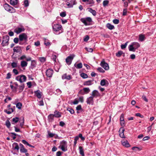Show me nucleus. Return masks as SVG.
Here are the masks:
<instances>
[{
	"instance_id": "nucleus-1",
	"label": "nucleus",
	"mask_w": 156,
	"mask_h": 156,
	"mask_svg": "<svg viewBox=\"0 0 156 156\" xmlns=\"http://www.w3.org/2000/svg\"><path fill=\"white\" fill-rule=\"evenodd\" d=\"M52 27L54 33L55 34H59L63 31L62 26L59 24H54L52 26Z\"/></svg>"
},
{
	"instance_id": "nucleus-2",
	"label": "nucleus",
	"mask_w": 156,
	"mask_h": 156,
	"mask_svg": "<svg viewBox=\"0 0 156 156\" xmlns=\"http://www.w3.org/2000/svg\"><path fill=\"white\" fill-rule=\"evenodd\" d=\"M140 46V45L138 43L133 42L129 46L128 48L130 51H135Z\"/></svg>"
},
{
	"instance_id": "nucleus-3",
	"label": "nucleus",
	"mask_w": 156,
	"mask_h": 156,
	"mask_svg": "<svg viewBox=\"0 0 156 156\" xmlns=\"http://www.w3.org/2000/svg\"><path fill=\"white\" fill-rule=\"evenodd\" d=\"M27 41V36L26 34L22 33L20 34V44H23Z\"/></svg>"
},
{
	"instance_id": "nucleus-4",
	"label": "nucleus",
	"mask_w": 156,
	"mask_h": 156,
	"mask_svg": "<svg viewBox=\"0 0 156 156\" xmlns=\"http://www.w3.org/2000/svg\"><path fill=\"white\" fill-rule=\"evenodd\" d=\"M3 6L5 9L9 12L14 13L15 12V9L7 3L4 4Z\"/></svg>"
},
{
	"instance_id": "nucleus-5",
	"label": "nucleus",
	"mask_w": 156,
	"mask_h": 156,
	"mask_svg": "<svg viewBox=\"0 0 156 156\" xmlns=\"http://www.w3.org/2000/svg\"><path fill=\"white\" fill-rule=\"evenodd\" d=\"M61 149L63 151H65L67 150V142L65 141H63L60 143L59 146Z\"/></svg>"
},
{
	"instance_id": "nucleus-6",
	"label": "nucleus",
	"mask_w": 156,
	"mask_h": 156,
	"mask_svg": "<svg viewBox=\"0 0 156 156\" xmlns=\"http://www.w3.org/2000/svg\"><path fill=\"white\" fill-rule=\"evenodd\" d=\"M80 20L85 25H88L89 23L92 21V19L90 17H88L85 18H81Z\"/></svg>"
},
{
	"instance_id": "nucleus-7",
	"label": "nucleus",
	"mask_w": 156,
	"mask_h": 156,
	"mask_svg": "<svg viewBox=\"0 0 156 156\" xmlns=\"http://www.w3.org/2000/svg\"><path fill=\"white\" fill-rule=\"evenodd\" d=\"M9 39V37L8 35H6L3 37V40L2 43V44L3 46H6L8 44Z\"/></svg>"
},
{
	"instance_id": "nucleus-8",
	"label": "nucleus",
	"mask_w": 156,
	"mask_h": 156,
	"mask_svg": "<svg viewBox=\"0 0 156 156\" xmlns=\"http://www.w3.org/2000/svg\"><path fill=\"white\" fill-rule=\"evenodd\" d=\"M100 65L106 70H107L109 69V67L108 64L105 62L104 59H103L101 62Z\"/></svg>"
},
{
	"instance_id": "nucleus-9",
	"label": "nucleus",
	"mask_w": 156,
	"mask_h": 156,
	"mask_svg": "<svg viewBox=\"0 0 156 156\" xmlns=\"http://www.w3.org/2000/svg\"><path fill=\"white\" fill-rule=\"evenodd\" d=\"M75 56V55L73 54L71 55L68 56L66 60V63L69 65H70Z\"/></svg>"
},
{
	"instance_id": "nucleus-10",
	"label": "nucleus",
	"mask_w": 156,
	"mask_h": 156,
	"mask_svg": "<svg viewBox=\"0 0 156 156\" xmlns=\"http://www.w3.org/2000/svg\"><path fill=\"white\" fill-rule=\"evenodd\" d=\"M27 62L24 60H23L21 62L20 66L23 70H25L26 67L27 66Z\"/></svg>"
},
{
	"instance_id": "nucleus-11",
	"label": "nucleus",
	"mask_w": 156,
	"mask_h": 156,
	"mask_svg": "<svg viewBox=\"0 0 156 156\" xmlns=\"http://www.w3.org/2000/svg\"><path fill=\"white\" fill-rule=\"evenodd\" d=\"M91 95L93 98H97L100 96V94L97 90H94L92 92Z\"/></svg>"
},
{
	"instance_id": "nucleus-12",
	"label": "nucleus",
	"mask_w": 156,
	"mask_h": 156,
	"mask_svg": "<svg viewBox=\"0 0 156 156\" xmlns=\"http://www.w3.org/2000/svg\"><path fill=\"white\" fill-rule=\"evenodd\" d=\"M53 73V70L50 69H47L46 71V76L49 77H51Z\"/></svg>"
},
{
	"instance_id": "nucleus-13",
	"label": "nucleus",
	"mask_w": 156,
	"mask_h": 156,
	"mask_svg": "<svg viewBox=\"0 0 156 156\" xmlns=\"http://www.w3.org/2000/svg\"><path fill=\"white\" fill-rule=\"evenodd\" d=\"M93 97L91 96L87 99V103L88 104L93 105L94 103Z\"/></svg>"
},
{
	"instance_id": "nucleus-14",
	"label": "nucleus",
	"mask_w": 156,
	"mask_h": 156,
	"mask_svg": "<svg viewBox=\"0 0 156 156\" xmlns=\"http://www.w3.org/2000/svg\"><path fill=\"white\" fill-rule=\"evenodd\" d=\"M35 95L39 98H41L42 96V92L39 90L34 92Z\"/></svg>"
},
{
	"instance_id": "nucleus-15",
	"label": "nucleus",
	"mask_w": 156,
	"mask_h": 156,
	"mask_svg": "<svg viewBox=\"0 0 156 156\" xmlns=\"http://www.w3.org/2000/svg\"><path fill=\"white\" fill-rule=\"evenodd\" d=\"M122 144L123 146L126 147H130V145L126 140H122Z\"/></svg>"
},
{
	"instance_id": "nucleus-16",
	"label": "nucleus",
	"mask_w": 156,
	"mask_h": 156,
	"mask_svg": "<svg viewBox=\"0 0 156 156\" xmlns=\"http://www.w3.org/2000/svg\"><path fill=\"white\" fill-rule=\"evenodd\" d=\"M124 129L122 128H121L119 130V136L122 138H125L124 133Z\"/></svg>"
},
{
	"instance_id": "nucleus-17",
	"label": "nucleus",
	"mask_w": 156,
	"mask_h": 156,
	"mask_svg": "<svg viewBox=\"0 0 156 156\" xmlns=\"http://www.w3.org/2000/svg\"><path fill=\"white\" fill-rule=\"evenodd\" d=\"M62 79H66L68 80H71L72 77L70 75H67L66 74L63 75L62 76Z\"/></svg>"
},
{
	"instance_id": "nucleus-18",
	"label": "nucleus",
	"mask_w": 156,
	"mask_h": 156,
	"mask_svg": "<svg viewBox=\"0 0 156 156\" xmlns=\"http://www.w3.org/2000/svg\"><path fill=\"white\" fill-rule=\"evenodd\" d=\"M14 109L13 108H8L7 109H5L4 112L8 114H10L14 111Z\"/></svg>"
},
{
	"instance_id": "nucleus-19",
	"label": "nucleus",
	"mask_w": 156,
	"mask_h": 156,
	"mask_svg": "<svg viewBox=\"0 0 156 156\" xmlns=\"http://www.w3.org/2000/svg\"><path fill=\"white\" fill-rule=\"evenodd\" d=\"M24 59H26L27 61H29L31 60V58L30 57L27 58L25 55H22L20 57V60H23Z\"/></svg>"
},
{
	"instance_id": "nucleus-20",
	"label": "nucleus",
	"mask_w": 156,
	"mask_h": 156,
	"mask_svg": "<svg viewBox=\"0 0 156 156\" xmlns=\"http://www.w3.org/2000/svg\"><path fill=\"white\" fill-rule=\"evenodd\" d=\"M31 63L30 68L32 69H33L36 67V61L34 60H31Z\"/></svg>"
},
{
	"instance_id": "nucleus-21",
	"label": "nucleus",
	"mask_w": 156,
	"mask_h": 156,
	"mask_svg": "<svg viewBox=\"0 0 156 156\" xmlns=\"http://www.w3.org/2000/svg\"><path fill=\"white\" fill-rule=\"evenodd\" d=\"M93 80H89L85 81L83 83V85L85 86H90L93 84Z\"/></svg>"
},
{
	"instance_id": "nucleus-22",
	"label": "nucleus",
	"mask_w": 156,
	"mask_h": 156,
	"mask_svg": "<svg viewBox=\"0 0 156 156\" xmlns=\"http://www.w3.org/2000/svg\"><path fill=\"white\" fill-rule=\"evenodd\" d=\"M20 151L22 153H26L27 150L25 149L23 144H20Z\"/></svg>"
},
{
	"instance_id": "nucleus-23",
	"label": "nucleus",
	"mask_w": 156,
	"mask_h": 156,
	"mask_svg": "<svg viewBox=\"0 0 156 156\" xmlns=\"http://www.w3.org/2000/svg\"><path fill=\"white\" fill-rule=\"evenodd\" d=\"M82 1L87 5L91 4L94 3L93 0H82Z\"/></svg>"
},
{
	"instance_id": "nucleus-24",
	"label": "nucleus",
	"mask_w": 156,
	"mask_h": 156,
	"mask_svg": "<svg viewBox=\"0 0 156 156\" xmlns=\"http://www.w3.org/2000/svg\"><path fill=\"white\" fill-rule=\"evenodd\" d=\"M79 149L80 154H81L82 156H84V154L83 147L81 146H79Z\"/></svg>"
},
{
	"instance_id": "nucleus-25",
	"label": "nucleus",
	"mask_w": 156,
	"mask_h": 156,
	"mask_svg": "<svg viewBox=\"0 0 156 156\" xmlns=\"http://www.w3.org/2000/svg\"><path fill=\"white\" fill-rule=\"evenodd\" d=\"M26 77L25 76H20V82H23L25 81L26 80Z\"/></svg>"
},
{
	"instance_id": "nucleus-26",
	"label": "nucleus",
	"mask_w": 156,
	"mask_h": 156,
	"mask_svg": "<svg viewBox=\"0 0 156 156\" xmlns=\"http://www.w3.org/2000/svg\"><path fill=\"white\" fill-rule=\"evenodd\" d=\"M75 67L77 69H81L82 67V64L81 63H80L77 64L75 63L74 65Z\"/></svg>"
},
{
	"instance_id": "nucleus-27",
	"label": "nucleus",
	"mask_w": 156,
	"mask_h": 156,
	"mask_svg": "<svg viewBox=\"0 0 156 156\" xmlns=\"http://www.w3.org/2000/svg\"><path fill=\"white\" fill-rule=\"evenodd\" d=\"M106 27L108 29L110 30H112L114 28V26L109 23L107 24Z\"/></svg>"
},
{
	"instance_id": "nucleus-28",
	"label": "nucleus",
	"mask_w": 156,
	"mask_h": 156,
	"mask_svg": "<svg viewBox=\"0 0 156 156\" xmlns=\"http://www.w3.org/2000/svg\"><path fill=\"white\" fill-rule=\"evenodd\" d=\"M19 99H16L13 104L16 105V107L18 109H20V102H18Z\"/></svg>"
},
{
	"instance_id": "nucleus-29",
	"label": "nucleus",
	"mask_w": 156,
	"mask_h": 156,
	"mask_svg": "<svg viewBox=\"0 0 156 156\" xmlns=\"http://www.w3.org/2000/svg\"><path fill=\"white\" fill-rule=\"evenodd\" d=\"M89 11L93 14L94 16H96V11L93 10L91 8H89Z\"/></svg>"
},
{
	"instance_id": "nucleus-30",
	"label": "nucleus",
	"mask_w": 156,
	"mask_h": 156,
	"mask_svg": "<svg viewBox=\"0 0 156 156\" xmlns=\"http://www.w3.org/2000/svg\"><path fill=\"white\" fill-rule=\"evenodd\" d=\"M18 3L17 0H10V3L13 5H16Z\"/></svg>"
},
{
	"instance_id": "nucleus-31",
	"label": "nucleus",
	"mask_w": 156,
	"mask_h": 156,
	"mask_svg": "<svg viewBox=\"0 0 156 156\" xmlns=\"http://www.w3.org/2000/svg\"><path fill=\"white\" fill-rule=\"evenodd\" d=\"M108 81L105 79H103L101 80L100 82V84L101 86H104L105 85Z\"/></svg>"
},
{
	"instance_id": "nucleus-32",
	"label": "nucleus",
	"mask_w": 156,
	"mask_h": 156,
	"mask_svg": "<svg viewBox=\"0 0 156 156\" xmlns=\"http://www.w3.org/2000/svg\"><path fill=\"white\" fill-rule=\"evenodd\" d=\"M24 123V119L23 117L20 118V127H22Z\"/></svg>"
},
{
	"instance_id": "nucleus-33",
	"label": "nucleus",
	"mask_w": 156,
	"mask_h": 156,
	"mask_svg": "<svg viewBox=\"0 0 156 156\" xmlns=\"http://www.w3.org/2000/svg\"><path fill=\"white\" fill-rule=\"evenodd\" d=\"M13 147L14 148V149L16 150L17 151H18L19 147L17 143H14L13 145Z\"/></svg>"
},
{
	"instance_id": "nucleus-34",
	"label": "nucleus",
	"mask_w": 156,
	"mask_h": 156,
	"mask_svg": "<svg viewBox=\"0 0 156 156\" xmlns=\"http://www.w3.org/2000/svg\"><path fill=\"white\" fill-rule=\"evenodd\" d=\"M84 91L86 94L88 93L90 91V90L89 88L85 87L83 89Z\"/></svg>"
},
{
	"instance_id": "nucleus-35",
	"label": "nucleus",
	"mask_w": 156,
	"mask_h": 156,
	"mask_svg": "<svg viewBox=\"0 0 156 156\" xmlns=\"http://www.w3.org/2000/svg\"><path fill=\"white\" fill-rule=\"evenodd\" d=\"M144 36L143 35L140 34L139 36V40L140 41H142L144 40Z\"/></svg>"
},
{
	"instance_id": "nucleus-36",
	"label": "nucleus",
	"mask_w": 156,
	"mask_h": 156,
	"mask_svg": "<svg viewBox=\"0 0 156 156\" xmlns=\"http://www.w3.org/2000/svg\"><path fill=\"white\" fill-rule=\"evenodd\" d=\"M56 113L54 115L55 117L56 118H59L61 116L60 113L56 111Z\"/></svg>"
},
{
	"instance_id": "nucleus-37",
	"label": "nucleus",
	"mask_w": 156,
	"mask_h": 156,
	"mask_svg": "<svg viewBox=\"0 0 156 156\" xmlns=\"http://www.w3.org/2000/svg\"><path fill=\"white\" fill-rule=\"evenodd\" d=\"M54 115L50 114L48 116V118L50 121H52L54 119Z\"/></svg>"
},
{
	"instance_id": "nucleus-38",
	"label": "nucleus",
	"mask_w": 156,
	"mask_h": 156,
	"mask_svg": "<svg viewBox=\"0 0 156 156\" xmlns=\"http://www.w3.org/2000/svg\"><path fill=\"white\" fill-rule=\"evenodd\" d=\"M80 76L82 77L84 79L88 77L87 75L84 73H81L80 74Z\"/></svg>"
},
{
	"instance_id": "nucleus-39",
	"label": "nucleus",
	"mask_w": 156,
	"mask_h": 156,
	"mask_svg": "<svg viewBox=\"0 0 156 156\" xmlns=\"http://www.w3.org/2000/svg\"><path fill=\"white\" fill-rule=\"evenodd\" d=\"M14 52H18L20 51V47L19 46L15 47L13 49Z\"/></svg>"
},
{
	"instance_id": "nucleus-40",
	"label": "nucleus",
	"mask_w": 156,
	"mask_h": 156,
	"mask_svg": "<svg viewBox=\"0 0 156 156\" xmlns=\"http://www.w3.org/2000/svg\"><path fill=\"white\" fill-rule=\"evenodd\" d=\"M48 136L50 137H53L55 135V133H51L49 131H48Z\"/></svg>"
},
{
	"instance_id": "nucleus-41",
	"label": "nucleus",
	"mask_w": 156,
	"mask_h": 156,
	"mask_svg": "<svg viewBox=\"0 0 156 156\" xmlns=\"http://www.w3.org/2000/svg\"><path fill=\"white\" fill-rule=\"evenodd\" d=\"M123 54V52L122 51H119L116 54V56L117 57H120Z\"/></svg>"
},
{
	"instance_id": "nucleus-42",
	"label": "nucleus",
	"mask_w": 156,
	"mask_h": 156,
	"mask_svg": "<svg viewBox=\"0 0 156 156\" xmlns=\"http://www.w3.org/2000/svg\"><path fill=\"white\" fill-rule=\"evenodd\" d=\"M19 118L18 117L14 118L12 119V121L13 123H16L19 121Z\"/></svg>"
},
{
	"instance_id": "nucleus-43",
	"label": "nucleus",
	"mask_w": 156,
	"mask_h": 156,
	"mask_svg": "<svg viewBox=\"0 0 156 156\" xmlns=\"http://www.w3.org/2000/svg\"><path fill=\"white\" fill-rule=\"evenodd\" d=\"M44 44L46 46L50 45V43L47 41V40L46 39L44 38Z\"/></svg>"
},
{
	"instance_id": "nucleus-44",
	"label": "nucleus",
	"mask_w": 156,
	"mask_h": 156,
	"mask_svg": "<svg viewBox=\"0 0 156 156\" xmlns=\"http://www.w3.org/2000/svg\"><path fill=\"white\" fill-rule=\"evenodd\" d=\"M24 4L25 7H27L29 6V2L28 0H25L24 2Z\"/></svg>"
},
{
	"instance_id": "nucleus-45",
	"label": "nucleus",
	"mask_w": 156,
	"mask_h": 156,
	"mask_svg": "<svg viewBox=\"0 0 156 156\" xmlns=\"http://www.w3.org/2000/svg\"><path fill=\"white\" fill-rule=\"evenodd\" d=\"M5 124L7 127L9 128L11 125L10 123L9 120H7L5 122Z\"/></svg>"
},
{
	"instance_id": "nucleus-46",
	"label": "nucleus",
	"mask_w": 156,
	"mask_h": 156,
	"mask_svg": "<svg viewBox=\"0 0 156 156\" xmlns=\"http://www.w3.org/2000/svg\"><path fill=\"white\" fill-rule=\"evenodd\" d=\"M97 70L99 72L102 73H104L105 70L101 67H99L97 69Z\"/></svg>"
},
{
	"instance_id": "nucleus-47",
	"label": "nucleus",
	"mask_w": 156,
	"mask_h": 156,
	"mask_svg": "<svg viewBox=\"0 0 156 156\" xmlns=\"http://www.w3.org/2000/svg\"><path fill=\"white\" fill-rule=\"evenodd\" d=\"M67 110L69 111L71 114H73L74 113V111L71 108H68L67 109Z\"/></svg>"
},
{
	"instance_id": "nucleus-48",
	"label": "nucleus",
	"mask_w": 156,
	"mask_h": 156,
	"mask_svg": "<svg viewBox=\"0 0 156 156\" xmlns=\"http://www.w3.org/2000/svg\"><path fill=\"white\" fill-rule=\"evenodd\" d=\"M109 3V1L108 0H105L103 2V5L105 7Z\"/></svg>"
},
{
	"instance_id": "nucleus-49",
	"label": "nucleus",
	"mask_w": 156,
	"mask_h": 156,
	"mask_svg": "<svg viewBox=\"0 0 156 156\" xmlns=\"http://www.w3.org/2000/svg\"><path fill=\"white\" fill-rule=\"evenodd\" d=\"M10 135L11 136V137L13 138V139H15L16 138V134L14 133H11L10 134Z\"/></svg>"
},
{
	"instance_id": "nucleus-50",
	"label": "nucleus",
	"mask_w": 156,
	"mask_h": 156,
	"mask_svg": "<svg viewBox=\"0 0 156 156\" xmlns=\"http://www.w3.org/2000/svg\"><path fill=\"white\" fill-rule=\"evenodd\" d=\"M132 149L133 150L136 151L137 150H140L141 149H140L139 147H134L132 148Z\"/></svg>"
},
{
	"instance_id": "nucleus-51",
	"label": "nucleus",
	"mask_w": 156,
	"mask_h": 156,
	"mask_svg": "<svg viewBox=\"0 0 156 156\" xmlns=\"http://www.w3.org/2000/svg\"><path fill=\"white\" fill-rule=\"evenodd\" d=\"M113 22L115 24H118L119 22V20L118 19H115L113 20Z\"/></svg>"
},
{
	"instance_id": "nucleus-52",
	"label": "nucleus",
	"mask_w": 156,
	"mask_h": 156,
	"mask_svg": "<svg viewBox=\"0 0 156 156\" xmlns=\"http://www.w3.org/2000/svg\"><path fill=\"white\" fill-rule=\"evenodd\" d=\"M127 9H124L123 12V16H125L126 15L127 13Z\"/></svg>"
},
{
	"instance_id": "nucleus-53",
	"label": "nucleus",
	"mask_w": 156,
	"mask_h": 156,
	"mask_svg": "<svg viewBox=\"0 0 156 156\" xmlns=\"http://www.w3.org/2000/svg\"><path fill=\"white\" fill-rule=\"evenodd\" d=\"M79 138H80L82 140L84 141L85 140V138L82 136V135L81 133H80L79 134Z\"/></svg>"
},
{
	"instance_id": "nucleus-54",
	"label": "nucleus",
	"mask_w": 156,
	"mask_h": 156,
	"mask_svg": "<svg viewBox=\"0 0 156 156\" xmlns=\"http://www.w3.org/2000/svg\"><path fill=\"white\" fill-rule=\"evenodd\" d=\"M66 15L65 12H62L60 13V16L62 17H65Z\"/></svg>"
},
{
	"instance_id": "nucleus-55",
	"label": "nucleus",
	"mask_w": 156,
	"mask_h": 156,
	"mask_svg": "<svg viewBox=\"0 0 156 156\" xmlns=\"http://www.w3.org/2000/svg\"><path fill=\"white\" fill-rule=\"evenodd\" d=\"M39 60L41 62H44L45 61V58L43 57H40L39 58Z\"/></svg>"
},
{
	"instance_id": "nucleus-56",
	"label": "nucleus",
	"mask_w": 156,
	"mask_h": 156,
	"mask_svg": "<svg viewBox=\"0 0 156 156\" xmlns=\"http://www.w3.org/2000/svg\"><path fill=\"white\" fill-rule=\"evenodd\" d=\"M127 45V43H126L125 44H122L121 45V48L122 49H124V48H125L126 46Z\"/></svg>"
},
{
	"instance_id": "nucleus-57",
	"label": "nucleus",
	"mask_w": 156,
	"mask_h": 156,
	"mask_svg": "<svg viewBox=\"0 0 156 156\" xmlns=\"http://www.w3.org/2000/svg\"><path fill=\"white\" fill-rule=\"evenodd\" d=\"M14 32L17 34L20 33V27H18L17 28L15 29Z\"/></svg>"
},
{
	"instance_id": "nucleus-58",
	"label": "nucleus",
	"mask_w": 156,
	"mask_h": 156,
	"mask_svg": "<svg viewBox=\"0 0 156 156\" xmlns=\"http://www.w3.org/2000/svg\"><path fill=\"white\" fill-rule=\"evenodd\" d=\"M85 49L87 51L90 52H92L93 51V49L92 48H85Z\"/></svg>"
},
{
	"instance_id": "nucleus-59",
	"label": "nucleus",
	"mask_w": 156,
	"mask_h": 156,
	"mask_svg": "<svg viewBox=\"0 0 156 156\" xmlns=\"http://www.w3.org/2000/svg\"><path fill=\"white\" fill-rule=\"evenodd\" d=\"M52 58L53 60L54 61V62H56V59L57 58V56H56V55H52Z\"/></svg>"
},
{
	"instance_id": "nucleus-60",
	"label": "nucleus",
	"mask_w": 156,
	"mask_h": 156,
	"mask_svg": "<svg viewBox=\"0 0 156 156\" xmlns=\"http://www.w3.org/2000/svg\"><path fill=\"white\" fill-rule=\"evenodd\" d=\"M89 39V37L88 36H86L83 39V41H87Z\"/></svg>"
},
{
	"instance_id": "nucleus-61",
	"label": "nucleus",
	"mask_w": 156,
	"mask_h": 156,
	"mask_svg": "<svg viewBox=\"0 0 156 156\" xmlns=\"http://www.w3.org/2000/svg\"><path fill=\"white\" fill-rule=\"evenodd\" d=\"M27 84L28 88H31L32 86L31 83V82H29L27 83Z\"/></svg>"
},
{
	"instance_id": "nucleus-62",
	"label": "nucleus",
	"mask_w": 156,
	"mask_h": 156,
	"mask_svg": "<svg viewBox=\"0 0 156 156\" xmlns=\"http://www.w3.org/2000/svg\"><path fill=\"white\" fill-rule=\"evenodd\" d=\"M25 30V29L24 27L20 25V32L24 31Z\"/></svg>"
},
{
	"instance_id": "nucleus-63",
	"label": "nucleus",
	"mask_w": 156,
	"mask_h": 156,
	"mask_svg": "<svg viewBox=\"0 0 156 156\" xmlns=\"http://www.w3.org/2000/svg\"><path fill=\"white\" fill-rule=\"evenodd\" d=\"M120 121H124V115L123 114H122L120 116Z\"/></svg>"
},
{
	"instance_id": "nucleus-64",
	"label": "nucleus",
	"mask_w": 156,
	"mask_h": 156,
	"mask_svg": "<svg viewBox=\"0 0 156 156\" xmlns=\"http://www.w3.org/2000/svg\"><path fill=\"white\" fill-rule=\"evenodd\" d=\"M11 75L10 73H8L7 74L6 78V79H9L10 78Z\"/></svg>"
}]
</instances>
